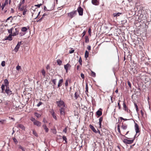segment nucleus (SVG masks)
<instances>
[{
  "instance_id": "obj_26",
  "label": "nucleus",
  "mask_w": 151,
  "mask_h": 151,
  "mask_svg": "<svg viewBox=\"0 0 151 151\" xmlns=\"http://www.w3.org/2000/svg\"><path fill=\"white\" fill-rule=\"evenodd\" d=\"M88 55L89 52L87 50H86L85 54V57L86 58H87L88 57Z\"/></svg>"
},
{
  "instance_id": "obj_28",
  "label": "nucleus",
  "mask_w": 151,
  "mask_h": 151,
  "mask_svg": "<svg viewBox=\"0 0 151 151\" xmlns=\"http://www.w3.org/2000/svg\"><path fill=\"white\" fill-rule=\"evenodd\" d=\"M27 30V28L26 27H22L21 30L22 32H25Z\"/></svg>"
},
{
  "instance_id": "obj_55",
  "label": "nucleus",
  "mask_w": 151,
  "mask_h": 151,
  "mask_svg": "<svg viewBox=\"0 0 151 151\" xmlns=\"http://www.w3.org/2000/svg\"><path fill=\"white\" fill-rule=\"evenodd\" d=\"M8 32L9 33H12V30L11 29L8 30Z\"/></svg>"
},
{
  "instance_id": "obj_38",
  "label": "nucleus",
  "mask_w": 151,
  "mask_h": 151,
  "mask_svg": "<svg viewBox=\"0 0 151 151\" xmlns=\"http://www.w3.org/2000/svg\"><path fill=\"white\" fill-rule=\"evenodd\" d=\"M78 62H79L80 64L81 65L82 64V59H81V57H80L79 59Z\"/></svg>"
},
{
  "instance_id": "obj_24",
  "label": "nucleus",
  "mask_w": 151,
  "mask_h": 151,
  "mask_svg": "<svg viewBox=\"0 0 151 151\" xmlns=\"http://www.w3.org/2000/svg\"><path fill=\"white\" fill-rule=\"evenodd\" d=\"M18 148L19 149L21 150L22 151H25L24 148L20 145H18Z\"/></svg>"
},
{
  "instance_id": "obj_11",
  "label": "nucleus",
  "mask_w": 151,
  "mask_h": 151,
  "mask_svg": "<svg viewBox=\"0 0 151 151\" xmlns=\"http://www.w3.org/2000/svg\"><path fill=\"white\" fill-rule=\"evenodd\" d=\"M135 129L136 132H139V127L138 125L136 123L135 124Z\"/></svg>"
},
{
  "instance_id": "obj_48",
  "label": "nucleus",
  "mask_w": 151,
  "mask_h": 151,
  "mask_svg": "<svg viewBox=\"0 0 151 151\" xmlns=\"http://www.w3.org/2000/svg\"><path fill=\"white\" fill-rule=\"evenodd\" d=\"M42 5V4H40L37 5H35V6L37 7L38 8H40V6Z\"/></svg>"
},
{
  "instance_id": "obj_60",
  "label": "nucleus",
  "mask_w": 151,
  "mask_h": 151,
  "mask_svg": "<svg viewBox=\"0 0 151 151\" xmlns=\"http://www.w3.org/2000/svg\"><path fill=\"white\" fill-rule=\"evenodd\" d=\"M18 34V33H14L13 34H12V36H15L16 35H17Z\"/></svg>"
},
{
  "instance_id": "obj_35",
  "label": "nucleus",
  "mask_w": 151,
  "mask_h": 151,
  "mask_svg": "<svg viewBox=\"0 0 151 151\" xmlns=\"http://www.w3.org/2000/svg\"><path fill=\"white\" fill-rule=\"evenodd\" d=\"M19 10L21 11H22L23 10H24V7H20V5H19Z\"/></svg>"
},
{
  "instance_id": "obj_44",
  "label": "nucleus",
  "mask_w": 151,
  "mask_h": 151,
  "mask_svg": "<svg viewBox=\"0 0 151 151\" xmlns=\"http://www.w3.org/2000/svg\"><path fill=\"white\" fill-rule=\"evenodd\" d=\"M56 79H54L52 80V82L54 83V85H55L56 84Z\"/></svg>"
},
{
  "instance_id": "obj_25",
  "label": "nucleus",
  "mask_w": 151,
  "mask_h": 151,
  "mask_svg": "<svg viewBox=\"0 0 151 151\" xmlns=\"http://www.w3.org/2000/svg\"><path fill=\"white\" fill-rule=\"evenodd\" d=\"M12 35H9V36H8L6 39V40H9V41H11L12 40Z\"/></svg>"
},
{
  "instance_id": "obj_36",
  "label": "nucleus",
  "mask_w": 151,
  "mask_h": 151,
  "mask_svg": "<svg viewBox=\"0 0 151 151\" xmlns=\"http://www.w3.org/2000/svg\"><path fill=\"white\" fill-rule=\"evenodd\" d=\"M35 115L36 117H37L38 118L40 117L41 116L40 114L37 113H35Z\"/></svg>"
},
{
  "instance_id": "obj_4",
  "label": "nucleus",
  "mask_w": 151,
  "mask_h": 151,
  "mask_svg": "<svg viewBox=\"0 0 151 151\" xmlns=\"http://www.w3.org/2000/svg\"><path fill=\"white\" fill-rule=\"evenodd\" d=\"M77 10L80 16L83 15V9L81 6H79L77 8Z\"/></svg>"
},
{
  "instance_id": "obj_54",
  "label": "nucleus",
  "mask_w": 151,
  "mask_h": 151,
  "mask_svg": "<svg viewBox=\"0 0 151 151\" xmlns=\"http://www.w3.org/2000/svg\"><path fill=\"white\" fill-rule=\"evenodd\" d=\"M117 129L118 131V132H120V129L119 126V125H118V127H117Z\"/></svg>"
},
{
  "instance_id": "obj_14",
  "label": "nucleus",
  "mask_w": 151,
  "mask_h": 151,
  "mask_svg": "<svg viewBox=\"0 0 151 151\" xmlns=\"http://www.w3.org/2000/svg\"><path fill=\"white\" fill-rule=\"evenodd\" d=\"M17 127L23 130H24L25 129V127L22 124H18V125Z\"/></svg>"
},
{
  "instance_id": "obj_17",
  "label": "nucleus",
  "mask_w": 151,
  "mask_h": 151,
  "mask_svg": "<svg viewBox=\"0 0 151 151\" xmlns=\"http://www.w3.org/2000/svg\"><path fill=\"white\" fill-rule=\"evenodd\" d=\"M74 97L76 99L80 97L79 95L77 92H76L74 94Z\"/></svg>"
},
{
  "instance_id": "obj_8",
  "label": "nucleus",
  "mask_w": 151,
  "mask_h": 151,
  "mask_svg": "<svg viewBox=\"0 0 151 151\" xmlns=\"http://www.w3.org/2000/svg\"><path fill=\"white\" fill-rule=\"evenodd\" d=\"M71 66L68 63H67V64L65 65H64V68L66 70V72H67L68 70V68L69 67H70Z\"/></svg>"
},
{
  "instance_id": "obj_37",
  "label": "nucleus",
  "mask_w": 151,
  "mask_h": 151,
  "mask_svg": "<svg viewBox=\"0 0 151 151\" xmlns=\"http://www.w3.org/2000/svg\"><path fill=\"white\" fill-rule=\"evenodd\" d=\"M13 139L15 143L17 144L18 143V141L17 139L15 137L13 138Z\"/></svg>"
},
{
  "instance_id": "obj_56",
  "label": "nucleus",
  "mask_w": 151,
  "mask_h": 151,
  "mask_svg": "<svg viewBox=\"0 0 151 151\" xmlns=\"http://www.w3.org/2000/svg\"><path fill=\"white\" fill-rule=\"evenodd\" d=\"M87 49L88 50H90L91 49V47L90 46H88L87 47Z\"/></svg>"
},
{
  "instance_id": "obj_33",
  "label": "nucleus",
  "mask_w": 151,
  "mask_h": 151,
  "mask_svg": "<svg viewBox=\"0 0 151 151\" xmlns=\"http://www.w3.org/2000/svg\"><path fill=\"white\" fill-rule=\"evenodd\" d=\"M96 73L95 72H93L92 71H91V76L93 77H95L96 76Z\"/></svg>"
},
{
  "instance_id": "obj_50",
  "label": "nucleus",
  "mask_w": 151,
  "mask_h": 151,
  "mask_svg": "<svg viewBox=\"0 0 151 151\" xmlns=\"http://www.w3.org/2000/svg\"><path fill=\"white\" fill-rule=\"evenodd\" d=\"M81 77L82 78L84 79V75L83 73H81Z\"/></svg>"
},
{
  "instance_id": "obj_5",
  "label": "nucleus",
  "mask_w": 151,
  "mask_h": 151,
  "mask_svg": "<svg viewBox=\"0 0 151 151\" xmlns=\"http://www.w3.org/2000/svg\"><path fill=\"white\" fill-rule=\"evenodd\" d=\"M22 42H19L16 46L14 49V51L15 52H17Z\"/></svg>"
},
{
  "instance_id": "obj_15",
  "label": "nucleus",
  "mask_w": 151,
  "mask_h": 151,
  "mask_svg": "<svg viewBox=\"0 0 151 151\" xmlns=\"http://www.w3.org/2000/svg\"><path fill=\"white\" fill-rule=\"evenodd\" d=\"M98 2V1L97 0H92V3L94 5H97Z\"/></svg>"
},
{
  "instance_id": "obj_53",
  "label": "nucleus",
  "mask_w": 151,
  "mask_h": 151,
  "mask_svg": "<svg viewBox=\"0 0 151 151\" xmlns=\"http://www.w3.org/2000/svg\"><path fill=\"white\" fill-rule=\"evenodd\" d=\"M42 104V103L41 102H40L37 104V106L38 107H39L40 105H41Z\"/></svg>"
},
{
  "instance_id": "obj_19",
  "label": "nucleus",
  "mask_w": 151,
  "mask_h": 151,
  "mask_svg": "<svg viewBox=\"0 0 151 151\" xmlns=\"http://www.w3.org/2000/svg\"><path fill=\"white\" fill-rule=\"evenodd\" d=\"M7 3H8L7 1H6L4 4H2L1 7V9L2 10H3L5 6L6 5V4H7Z\"/></svg>"
},
{
  "instance_id": "obj_59",
  "label": "nucleus",
  "mask_w": 151,
  "mask_h": 151,
  "mask_svg": "<svg viewBox=\"0 0 151 151\" xmlns=\"http://www.w3.org/2000/svg\"><path fill=\"white\" fill-rule=\"evenodd\" d=\"M134 105L136 108V109L137 108H138V106L136 103H134Z\"/></svg>"
},
{
  "instance_id": "obj_41",
  "label": "nucleus",
  "mask_w": 151,
  "mask_h": 151,
  "mask_svg": "<svg viewBox=\"0 0 151 151\" xmlns=\"http://www.w3.org/2000/svg\"><path fill=\"white\" fill-rule=\"evenodd\" d=\"M5 62L4 61H3L1 63V65L2 66L4 67L5 65Z\"/></svg>"
},
{
  "instance_id": "obj_12",
  "label": "nucleus",
  "mask_w": 151,
  "mask_h": 151,
  "mask_svg": "<svg viewBox=\"0 0 151 151\" xmlns=\"http://www.w3.org/2000/svg\"><path fill=\"white\" fill-rule=\"evenodd\" d=\"M60 111L61 115H64L65 114L64 108H61L60 109Z\"/></svg>"
},
{
  "instance_id": "obj_34",
  "label": "nucleus",
  "mask_w": 151,
  "mask_h": 151,
  "mask_svg": "<svg viewBox=\"0 0 151 151\" xmlns=\"http://www.w3.org/2000/svg\"><path fill=\"white\" fill-rule=\"evenodd\" d=\"M5 86L4 85H3V84H2V85L1 86V89L2 90V93H3V91L5 89Z\"/></svg>"
},
{
  "instance_id": "obj_52",
  "label": "nucleus",
  "mask_w": 151,
  "mask_h": 151,
  "mask_svg": "<svg viewBox=\"0 0 151 151\" xmlns=\"http://www.w3.org/2000/svg\"><path fill=\"white\" fill-rule=\"evenodd\" d=\"M43 122L45 123H46L47 122L46 119L45 118H44L43 119Z\"/></svg>"
},
{
  "instance_id": "obj_10",
  "label": "nucleus",
  "mask_w": 151,
  "mask_h": 151,
  "mask_svg": "<svg viewBox=\"0 0 151 151\" xmlns=\"http://www.w3.org/2000/svg\"><path fill=\"white\" fill-rule=\"evenodd\" d=\"M4 83L5 84L6 87H9V83L7 79H5L4 80Z\"/></svg>"
},
{
  "instance_id": "obj_46",
  "label": "nucleus",
  "mask_w": 151,
  "mask_h": 151,
  "mask_svg": "<svg viewBox=\"0 0 151 151\" xmlns=\"http://www.w3.org/2000/svg\"><path fill=\"white\" fill-rule=\"evenodd\" d=\"M119 102L118 103V106L119 107V109H121V106H120V105L119 104V102L120 101V100H119Z\"/></svg>"
},
{
  "instance_id": "obj_16",
  "label": "nucleus",
  "mask_w": 151,
  "mask_h": 151,
  "mask_svg": "<svg viewBox=\"0 0 151 151\" xmlns=\"http://www.w3.org/2000/svg\"><path fill=\"white\" fill-rule=\"evenodd\" d=\"M63 79H60L59 80L58 84V87H59L61 86L62 83L63 82Z\"/></svg>"
},
{
  "instance_id": "obj_40",
  "label": "nucleus",
  "mask_w": 151,
  "mask_h": 151,
  "mask_svg": "<svg viewBox=\"0 0 151 151\" xmlns=\"http://www.w3.org/2000/svg\"><path fill=\"white\" fill-rule=\"evenodd\" d=\"M21 68L20 66L18 65L16 67V69L17 70H19L20 69H21Z\"/></svg>"
},
{
  "instance_id": "obj_32",
  "label": "nucleus",
  "mask_w": 151,
  "mask_h": 151,
  "mask_svg": "<svg viewBox=\"0 0 151 151\" xmlns=\"http://www.w3.org/2000/svg\"><path fill=\"white\" fill-rule=\"evenodd\" d=\"M42 75L44 77H45V71L43 69L41 71Z\"/></svg>"
},
{
  "instance_id": "obj_13",
  "label": "nucleus",
  "mask_w": 151,
  "mask_h": 151,
  "mask_svg": "<svg viewBox=\"0 0 151 151\" xmlns=\"http://www.w3.org/2000/svg\"><path fill=\"white\" fill-rule=\"evenodd\" d=\"M96 115L99 116H100L102 115V112L101 111H100V110H98L96 112Z\"/></svg>"
},
{
  "instance_id": "obj_51",
  "label": "nucleus",
  "mask_w": 151,
  "mask_h": 151,
  "mask_svg": "<svg viewBox=\"0 0 151 151\" xmlns=\"http://www.w3.org/2000/svg\"><path fill=\"white\" fill-rule=\"evenodd\" d=\"M119 118L121 119V120H123L124 121H127V120H128V119H124V118H122V117H120Z\"/></svg>"
},
{
  "instance_id": "obj_58",
  "label": "nucleus",
  "mask_w": 151,
  "mask_h": 151,
  "mask_svg": "<svg viewBox=\"0 0 151 151\" xmlns=\"http://www.w3.org/2000/svg\"><path fill=\"white\" fill-rule=\"evenodd\" d=\"M74 50H71V51H69V53H73L74 52Z\"/></svg>"
},
{
  "instance_id": "obj_30",
  "label": "nucleus",
  "mask_w": 151,
  "mask_h": 151,
  "mask_svg": "<svg viewBox=\"0 0 151 151\" xmlns=\"http://www.w3.org/2000/svg\"><path fill=\"white\" fill-rule=\"evenodd\" d=\"M57 62L58 63V64L60 65H61L62 63V61L60 59H58L57 60Z\"/></svg>"
},
{
  "instance_id": "obj_31",
  "label": "nucleus",
  "mask_w": 151,
  "mask_h": 151,
  "mask_svg": "<svg viewBox=\"0 0 151 151\" xmlns=\"http://www.w3.org/2000/svg\"><path fill=\"white\" fill-rule=\"evenodd\" d=\"M127 125L124 126L122 125V126L121 128L123 130H125L127 129Z\"/></svg>"
},
{
  "instance_id": "obj_23",
  "label": "nucleus",
  "mask_w": 151,
  "mask_h": 151,
  "mask_svg": "<svg viewBox=\"0 0 151 151\" xmlns=\"http://www.w3.org/2000/svg\"><path fill=\"white\" fill-rule=\"evenodd\" d=\"M85 93H86V94L88 95V84L87 83H86V91H85Z\"/></svg>"
},
{
  "instance_id": "obj_49",
  "label": "nucleus",
  "mask_w": 151,
  "mask_h": 151,
  "mask_svg": "<svg viewBox=\"0 0 151 151\" xmlns=\"http://www.w3.org/2000/svg\"><path fill=\"white\" fill-rule=\"evenodd\" d=\"M27 11V9H25L24 10L23 12V15H25L26 14V12Z\"/></svg>"
},
{
  "instance_id": "obj_20",
  "label": "nucleus",
  "mask_w": 151,
  "mask_h": 151,
  "mask_svg": "<svg viewBox=\"0 0 151 151\" xmlns=\"http://www.w3.org/2000/svg\"><path fill=\"white\" fill-rule=\"evenodd\" d=\"M43 129L45 130V131L47 132L48 131V129L47 127L45 124H44L42 125Z\"/></svg>"
},
{
  "instance_id": "obj_27",
  "label": "nucleus",
  "mask_w": 151,
  "mask_h": 151,
  "mask_svg": "<svg viewBox=\"0 0 151 151\" xmlns=\"http://www.w3.org/2000/svg\"><path fill=\"white\" fill-rule=\"evenodd\" d=\"M123 105L124 109L125 110H126L127 109V107L125 102L124 101L123 102Z\"/></svg>"
},
{
  "instance_id": "obj_63",
  "label": "nucleus",
  "mask_w": 151,
  "mask_h": 151,
  "mask_svg": "<svg viewBox=\"0 0 151 151\" xmlns=\"http://www.w3.org/2000/svg\"><path fill=\"white\" fill-rule=\"evenodd\" d=\"M77 70H80V66L79 65H78L77 66Z\"/></svg>"
},
{
  "instance_id": "obj_62",
  "label": "nucleus",
  "mask_w": 151,
  "mask_h": 151,
  "mask_svg": "<svg viewBox=\"0 0 151 151\" xmlns=\"http://www.w3.org/2000/svg\"><path fill=\"white\" fill-rule=\"evenodd\" d=\"M32 121V122H33V123H34V122L35 121H36V120L34 118H32V120H31Z\"/></svg>"
},
{
  "instance_id": "obj_61",
  "label": "nucleus",
  "mask_w": 151,
  "mask_h": 151,
  "mask_svg": "<svg viewBox=\"0 0 151 151\" xmlns=\"http://www.w3.org/2000/svg\"><path fill=\"white\" fill-rule=\"evenodd\" d=\"M4 120H2L0 121V122H1L2 124H3L4 122Z\"/></svg>"
},
{
  "instance_id": "obj_18",
  "label": "nucleus",
  "mask_w": 151,
  "mask_h": 151,
  "mask_svg": "<svg viewBox=\"0 0 151 151\" xmlns=\"http://www.w3.org/2000/svg\"><path fill=\"white\" fill-rule=\"evenodd\" d=\"M89 127L90 128L93 130L94 132H96V130L94 128V127L91 125L90 124L89 125Z\"/></svg>"
},
{
  "instance_id": "obj_22",
  "label": "nucleus",
  "mask_w": 151,
  "mask_h": 151,
  "mask_svg": "<svg viewBox=\"0 0 151 151\" xmlns=\"http://www.w3.org/2000/svg\"><path fill=\"white\" fill-rule=\"evenodd\" d=\"M99 125L100 127H101V122L103 120V118L102 117H101L99 119Z\"/></svg>"
},
{
  "instance_id": "obj_29",
  "label": "nucleus",
  "mask_w": 151,
  "mask_h": 151,
  "mask_svg": "<svg viewBox=\"0 0 151 151\" xmlns=\"http://www.w3.org/2000/svg\"><path fill=\"white\" fill-rule=\"evenodd\" d=\"M85 42L86 43H88L89 42V39L88 37L87 36H86L85 37Z\"/></svg>"
},
{
  "instance_id": "obj_21",
  "label": "nucleus",
  "mask_w": 151,
  "mask_h": 151,
  "mask_svg": "<svg viewBox=\"0 0 151 151\" xmlns=\"http://www.w3.org/2000/svg\"><path fill=\"white\" fill-rule=\"evenodd\" d=\"M121 14H122V13H114L113 14V15L114 17H117L119 16Z\"/></svg>"
},
{
  "instance_id": "obj_7",
  "label": "nucleus",
  "mask_w": 151,
  "mask_h": 151,
  "mask_svg": "<svg viewBox=\"0 0 151 151\" xmlns=\"http://www.w3.org/2000/svg\"><path fill=\"white\" fill-rule=\"evenodd\" d=\"M34 124L38 127H40L41 125V123L37 120L35 121L34 122Z\"/></svg>"
},
{
  "instance_id": "obj_47",
  "label": "nucleus",
  "mask_w": 151,
  "mask_h": 151,
  "mask_svg": "<svg viewBox=\"0 0 151 151\" xmlns=\"http://www.w3.org/2000/svg\"><path fill=\"white\" fill-rule=\"evenodd\" d=\"M88 32L89 33V35H91V29L90 28L88 30Z\"/></svg>"
},
{
  "instance_id": "obj_3",
  "label": "nucleus",
  "mask_w": 151,
  "mask_h": 151,
  "mask_svg": "<svg viewBox=\"0 0 151 151\" xmlns=\"http://www.w3.org/2000/svg\"><path fill=\"white\" fill-rule=\"evenodd\" d=\"M77 11L76 10L73 11L72 12L68 13V16L71 19L74 17L76 14Z\"/></svg>"
},
{
  "instance_id": "obj_9",
  "label": "nucleus",
  "mask_w": 151,
  "mask_h": 151,
  "mask_svg": "<svg viewBox=\"0 0 151 151\" xmlns=\"http://www.w3.org/2000/svg\"><path fill=\"white\" fill-rule=\"evenodd\" d=\"M52 115V116L53 118L55 119L56 120H57V117L55 114V112L53 110H52L50 112Z\"/></svg>"
},
{
  "instance_id": "obj_64",
  "label": "nucleus",
  "mask_w": 151,
  "mask_h": 151,
  "mask_svg": "<svg viewBox=\"0 0 151 151\" xmlns=\"http://www.w3.org/2000/svg\"><path fill=\"white\" fill-rule=\"evenodd\" d=\"M11 12L12 13H13L14 12V9L13 8H11Z\"/></svg>"
},
{
  "instance_id": "obj_6",
  "label": "nucleus",
  "mask_w": 151,
  "mask_h": 151,
  "mask_svg": "<svg viewBox=\"0 0 151 151\" xmlns=\"http://www.w3.org/2000/svg\"><path fill=\"white\" fill-rule=\"evenodd\" d=\"M5 92L9 96L11 95L12 93V91L9 88V87H6V89H5Z\"/></svg>"
},
{
  "instance_id": "obj_45",
  "label": "nucleus",
  "mask_w": 151,
  "mask_h": 151,
  "mask_svg": "<svg viewBox=\"0 0 151 151\" xmlns=\"http://www.w3.org/2000/svg\"><path fill=\"white\" fill-rule=\"evenodd\" d=\"M25 0H22V1L19 4V5H21V4H23Z\"/></svg>"
},
{
  "instance_id": "obj_57",
  "label": "nucleus",
  "mask_w": 151,
  "mask_h": 151,
  "mask_svg": "<svg viewBox=\"0 0 151 151\" xmlns=\"http://www.w3.org/2000/svg\"><path fill=\"white\" fill-rule=\"evenodd\" d=\"M46 68L47 69H50V66L49 65H47Z\"/></svg>"
},
{
  "instance_id": "obj_2",
  "label": "nucleus",
  "mask_w": 151,
  "mask_h": 151,
  "mask_svg": "<svg viewBox=\"0 0 151 151\" xmlns=\"http://www.w3.org/2000/svg\"><path fill=\"white\" fill-rule=\"evenodd\" d=\"M135 135L134 136V139L135 137ZM134 139L130 140V139H124L123 140V142L126 144H132L134 141Z\"/></svg>"
},
{
  "instance_id": "obj_42",
  "label": "nucleus",
  "mask_w": 151,
  "mask_h": 151,
  "mask_svg": "<svg viewBox=\"0 0 151 151\" xmlns=\"http://www.w3.org/2000/svg\"><path fill=\"white\" fill-rule=\"evenodd\" d=\"M127 84H128V85L129 86V87L131 88V84L130 81H127Z\"/></svg>"
},
{
  "instance_id": "obj_43",
  "label": "nucleus",
  "mask_w": 151,
  "mask_h": 151,
  "mask_svg": "<svg viewBox=\"0 0 151 151\" xmlns=\"http://www.w3.org/2000/svg\"><path fill=\"white\" fill-rule=\"evenodd\" d=\"M65 85V86L66 87L68 86V80H67L66 81Z\"/></svg>"
},
{
  "instance_id": "obj_39",
  "label": "nucleus",
  "mask_w": 151,
  "mask_h": 151,
  "mask_svg": "<svg viewBox=\"0 0 151 151\" xmlns=\"http://www.w3.org/2000/svg\"><path fill=\"white\" fill-rule=\"evenodd\" d=\"M63 140H65V142H67V138H66V137L65 136H63Z\"/></svg>"
},
{
  "instance_id": "obj_1",
  "label": "nucleus",
  "mask_w": 151,
  "mask_h": 151,
  "mask_svg": "<svg viewBox=\"0 0 151 151\" xmlns=\"http://www.w3.org/2000/svg\"><path fill=\"white\" fill-rule=\"evenodd\" d=\"M56 103L57 104V106L59 107H62V108H64L65 106L64 102L61 99L60 100L56 101Z\"/></svg>"
}]
</instances>
